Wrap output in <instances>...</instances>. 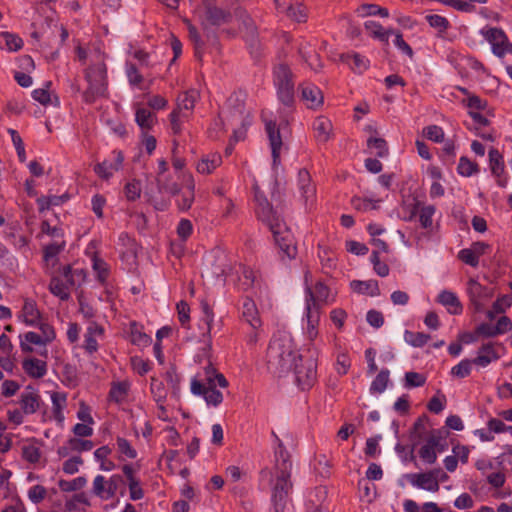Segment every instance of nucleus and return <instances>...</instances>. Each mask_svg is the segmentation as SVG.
I'll return each mask as SVG.
<instances>
[{
	"instance_id": "nucleus-49",
	"label": "nucleus",
	"mask_w": 512,
	"mask_h": 512,
	"mask_svg": "<svg viewBox=\"0 0 512 512\" xmlns=\"http://www.w3.org/2000/svg\"><path fill=\"white\" fill-rule=\"evenodd\" d=\"M429 423V417L426 414H422L414 422L411 430V438L422 440L424 433L426 432V426Z\"/></svg>"
},
{
	"instance_id": "nucleus-47",
	"label": "nucleus",
	"mask_w": 512,
	"mask_h": 512,
	"mask_svg": "<svg viewBox=\"0 0 512 512\" xmlns=\"http://www.w3.org/2000/svg\"><path fill=\"white\" fill-rule=\"evenodd\" d=\"M420 459L427 464H434L437 460V454L432 444H430V438H426L425 444L418 451Z\"/></svg>"
},
{
	"instance_id": "nucleus-1",
	"label": "nucleus",
	"mask_w": 512,
	"mask_h": 512,
	"mask_svg": "<svg viewBox=\"0 0 512 512\" xmlns=\"http://www.w3.org/2000/svg\"><path fill=\"white\" fill-rule=\"evenodd\" d=\"M253 189L257 219L272 232L282 257H287L289 260L294 259L297 255V247L293 234L282 217L281 209L278 205L274 207L257 185Z\"/></svg>"
},
{
	"instance_id": "nucleus-43",
	"label": "nucleus",
	"mask_w": 512,
	"mask_h": 512,
	"mask_svg": "<svg viewBox=\"0 0 512 512\" xmlns=\"http://www.w3.org/2000/svg\"><path fill=\"white\" fill-rule=\"evenodd\" d=\"M430 335L423 332H412L406 330L404 332L405 341L413 347H423L430 340Z\"/></svg>"
},
{
	"instance_id": "nucleus-63",
	"label": "nucleus",
	"mask_w": 512,
	"mask_h": 512,
	"mask_svg": "<svg viewBox=\"0 0 512 512\" xmlns=\"http://www.w3.org/2000/svg\"><path fill=\"white\" fill-rule=\"evenodd\" d=\"M1 37L3 38L5 45L9 51H18L23 46V40L15 34L3 32L1 34Z\"/></svg>"
},
{
	"instance_id": "nucleus-20",
	"label": "nucleus",
	"mask_w": 512,
	"mask_h": 512,
	"mask_svg": "<svg viewBox=\"0 0 512 512\" xmlns=\"http://www.w3.org/2000/svg\"><path fill=\"white\" fill-rule=\"evenodd\" d=\"M214 373V367L209 363L205 368V380L207 381L208 388L205 393L204 399L208 405L218 406L223 401V395L216 389L214 379L211 378L210 374Z\"/></svg>"
},
{
	"instance_id": "nucleus-5",
	"label": "nucleus",
	"mask_w": 512,
	"mask_h": 512,
	"mask_svg": "<svg viewBox=\"0 0 512 512\" xmlns=\"http://www.w3.org/2000/svg\"><path fill=\"white\" fill-rule=\"evenodd\" d=\"M273 83L278 100L286 107H293L295 103L294 74L287 64L280 63L274 66Z\"/></svg>"
},
{
	"instance_id": "nucleus-32",
	"label": "nucleus",
	"mask_w": 512,
	"mask_h": 512,
	"mask_svg": "<svg viewBox=\"0 0 512 512\" xmlns=\"http://www.w3.org/2000/svg\"><path fill=\"white\" fill-rule=\"evenodd\" d=\"M364 27L370 36L384 43H388L389 36L394 33L393 29L385 30L380 23L372 20L366 21Z\"/></svg>"
},
{
	"instance_id": "nucleus-10",
	"label": "nucleus",
	"mask_w": 512,
	"mask_h": 512,
	"mask_svg": "<svg viewBox=\"0 0 512 512\" xmlns=\"http://www.w3.org/2000/svg\"><path fill=\"white\" fill-rule=\"evenodd\" d=\"M467 285V292L471 304L474 306L475 311H481L484 306L483 302L494 296V289L483 286L474 279H470Z\"/></svg>"
},
{
	"instance_id": "nucleus-21",
	"label": "nucleus",
	"mask_w": 512,
	"mask_h": 512,
	"mask_svg": "<svg viewBox=\"0 0 512 512\" xmlns=\"http://www.w3.org/2000/svg\"><path fill=\"white\" fill-rule=\"evenodd\" d=\"M500 355L494 348V343L488 342L483 344L477 352V356L473 359V363L480 367H487L493 361H497Z\"/></svg>"
},
{
	"instance_id": "nucleus-53",
	"label": "nucleus",
	"mask_w": 512,
	"mask_h": 512,
	"mask_svg": "<svg viewBox=\"0 0 512 512\" xmlns=\"http://www.w3.org/2000/svg\"><path fill=\"white\" fill-rule=\"evenodd\" d=\"M92 492L103 500L112 498L111 496H108L107 481L102 475H97L94 478Z\"/></svg>"
},
{
	"instance_id": "nucleus-7",
	"label": "nucleus",
	"mask_w": 512,
	"mask_h": 512,
	"mask_svg": "<svg viewBox=\"0 0 512 512\" xmlns=\"http://www.w3.org/2000/svg\"><path fill=\"white\" fill-rule=\"evenodd\" d=\"M231 270L228 255L220 248H215L205 254L202 275L209 279L225 280Z\"/></svg>"
},
{
	"instance_id": "nucleus-33",
	"label": "nucleus",
	"mask_w": 512,
	"mask_h": 512,
	"mask_svg": "<svg viewBox=\"0 0 512 512\" xmlns=\"http://www.w3.org/2000/svg\"><path fill=\"white\" fill-rule=\"evenodd\" d=\"M135 121L142 132L150 130L157 121L156 115L147 108H138L135 113Z\"/></svg>"
},
{
	"instance_id": "nucleus-23",
	"label": "nucleus",
	"mask_w": 512,
	"mask_h": 512,
	"mask_svg": "<svg viewBox=\"0 0 512 512\" xmlns=\"http://www.w3.org/2000/svg\"><path fill=\"white\" fill-rule=\"evenodd\" d=\"M25 373L34 379L42 378L47 373V363L37 358H26L22 362Z\"/></svg>"
},
{
	"instance_id": "nucleus-55",
	"label": "nucleus",
	"mask_w": 512,
	"mask_h": 512,
	"mask_svg": "<svg viewBox=\"0 0 512 512\" xmlns=\"http://www.w3.org/2000/svg\"><path fill=\"white\" fill-rule=\"evenodd\" d=\"M22 458L31 464H36L40 461L41 451L34 444L24 445L22 447Z\"/></svg>"
},
{
	"instance_id": "nucleus-46",
	"label": "nucleus",
	"mask_w": 512,
	"mask_h": 512,
	"mask_svg": "<svg viewBox=\"0 0 512 512\" xmlns=\"http://www.w3.org/2000/svg\"><path fill=\"white\" fill-rule=\"evenodd\" d=\"M128 393V384L125 382H117L113 383L110 391H109V399L116 402L121 403Z\"/></svg>"
},
{
	"instance_id": "nucleus-35",
	"label": "nucleus",
	"mask_w": 512,
	"mask_h": 512,
	"mask_svg": "<svg viewBox=\"0 0 512 512\" xmlns=\"http://www.w3.org/2000/svg\"><path fill=\"white\" fill-rule=\"evenodd\" d=\"M49 291L62 301H67L70 298L68 286L58 276H53L51 278Z\"/></svg>"
},
{
	"instance_id": "nucleus-39",
	"label": "nucleus",
	"mask_w": 512,
	"mask_h": 512,
	"mask_svg": "<svg viewBox=\"0 0 512 512\" xmlns=\"http://www.w3.org/2000/svg\"><path fill=\"white\" fill-rule=\"evenodd\" d=\"M380 199L373 200L370 198H361L358 196H354L351 199V205L354 209L358 211H368V210H376L379 208Z\"/></svg>"
},
{
	"instance_id": "nucleus-40",
	"label": "nucleus",
	"mask_w": 512,
	"mask_h": 512,
	"mask_svg": "<svg viewBox=\"0 0 512 512\" xmlns=\"http://www.w3.org/2000/svg\"><path fill=\"white\" fill-rule=\"evenodd\" d=\"M390 372L388 369H382L370 385L371 393H382L387 388Z\"/></svg>"
},
{
	"instance_id": "nucleus-44",
	"label": "nucleus",
	"mask_w": 512,
	"mask_h": 512,
	"mask_svg": "<svg viewBox=\"0 0 512 512\" xmlns=\"http://www.w3.org/2000/svg\"><path fill=\"white\" fill-rule=\"evenodd\" d=\"M86 483L87 479L84 476H80L73 480L61 479L58 482V486L63 492H72L82 489Z\"/></svg>"
},
{
	"instance_id": "nucleus-56",
	"label": "nucleus",
	"mask_w": 512,
	"mask_h": 512,
	"mask_svg": "<svg viewBox=\"0 0 512 512\" xmlns=\"http://www.w3.org/2000/svg\"><path fill=\"white\" fill-rule=\"evenodd\" d=\"M443 4L452 7L461 12H473L475 4L471 0H439Z\"/></svg>"
},
{
	"instance_id": "nucleus-64",
	"label": "nucleus",
	"mask_w": 512,
	"mask_h": 512,
	"mask_svg": "<svg viewBox=\"0 0 512 512\" xmlns=\"http://www.w3.org/2000/svg\"><path fill=\"white\" fill-rule=\"evenodd\" d=\"M124 193L128 201H135L141 194V183L138 180L128 182L124 187Z\"/></svg>"
},
{
	"instance_id": "nucleus-51",
	"label": "nucleus",
	"mask_w": 512,
	"mask_h": 512,
	"mask_svg": "<svg viewBox=\"0 0 512 512\" xmlns=\"http://www.w3.org/2000/svg\"><path fill=\"white\" fill-rule=\"evenodd\" d=\"M188 117V113H180V110H173L170 113V125L174 135H179L182 132V122Z\"/></svg>"
},
{
	"instance_id": "nucleus-8",
	"label": "nucleus",
	"mask_w": 512,
	"mask_h": 512,
	"mask_svg": "<svg viewBox=\"0 0 512 512\" xmlns=\"http://www.w3.org/2000/svg\"><path fill=\"white\" fill-rule=\"evenodd\" d=\"M297 385L302 390L310 389L317 380V362L311 355L304 359L302 355H298V359L293 366Z\"/></svg>"
},
{
	"instance_id": "nucleus-25",
	"label": "nucleus",
	"mask_w": 512,
	"mask_h": 512,
	"mask_svg": "<svg viewBox=\"0 0 512 512\" xmlns=\"http://www.w3.org/2000/svg\"><path fill=\"white\" fill-rule=\"evenodd\" d=\"M242 316L254 329L261 326L258 309L254 300L250 297H245L243 299Z\"/></svg>"
},
{
	"instance_id": "nucleus-27",
	"label": "nucleus",
	"mask_w": 512,
	"mask_h": 512,
	"mask_svg": "<svg viewBox=\"0 0 512 512\" xmlns=\"http://www.w3.org/2000/svg\"><path fill=\"white\" fill-rule=\"evenodd\" d=\"M307 336L313 341L317 335V327L320 321V310L312 308L311 304L306 305Z\"/></svg>"
},
{
	"instance_id": "nucleus-48",
	"label": "nucleus",
	"mask_w": 512,
	"mask_h": 512,
	"mask_svg": "<svg viewBox=\"0 0 512 512\" xmlns=\"http://www.w3.org/2000/svg\"><path fill=\"white\" fill-rule=\"evenodd\" d=\"M457 171L460 175L469 177L479 171V166L476 162H472L467 157L462 156L459 159Z\"/></svg>"
},
{
	"instance_id": "nucleus-36",
	"label": "nucleus",
	"mask_w": 512,
	"mask_h": 512,
	"mask_svg": "<svg viewBox=\"0 0 512 512\" xmlns=\"http://www.w3.org/2000/svg\"><path fill=\"white\" fill-rule=\"evenodd\" d=\"M51 400L54 418L59 424H62L64 421V414L62 410L66 405V395L63 393L54 392L51 396Z\"/></svg>"
},
{
	"instance_id": "nucleus-29",
	"label": "nucleus",
	"mask_w": 512,
	"mask_h": 512,
	"mask_svg": "<svg viewBox=\"0 0 512 512\" xmlns=\"http://www.w3.org/2000/svg\"><path fill=\"white\" fill-rule=\"evenodd\" d=\"M197 97L198 93L194 89L181 93L177 98V107L174 110L189 114L194 109Z\"/></svg>"
},
{
	"instance_id": "nucleus-15",
	"label": "nucleus",
	"mask_w": 512,
	"mask_h": 512,
	"mask_svg": "<svg viewBox=\"0 0 512 512\" xmlns=\"http://www.w3.org/2000/svg\"><path fill=\"white\" fill-rule=\"evenodd\" d=\"M300 89L301 99L308 108L316 109L323 104V94L313 83H303L300 85Z\"/></svg>"
},
{
	"instance_id": "nucleus-12",
	"label": "nucleus",
	"mask_w": 512,
	"mask_h": 512,
	"mask_svg": "<svg viewBox=\"0 0 512 512\" xmlns=\"http://www.w3.org/2000/svg\"><path fill=\"white\" fill-rule=\"evenodd\" d=\"M265 131L271 147L273 165H277L280 162V153L283 145L280 128L275 121L265 120Z\"/></svg>"
},
{
	"instance_id": "nucleus-58",
	"label": "nucleus",
	"mask_w": 512,
	"mask_h": 512,
	"mask_svg": "<svg viewBox=\"0 0 512 512\" xmlns=\"http://www.w3.org/2000/svg\"><path fill=\"white\" fill-rule=\"evenodd\" d=\"M67 444L70 446V449L75 452L90 451L94 447L91 440L80 439L78 437L68 439Z\"/></svg>"
},
{
	"instance_id": "nucleus-50",
	"label": "nucleus",
	"mask_w": 512,
	"mask_h": 512,
	"mask_svg": "<svg viewBox=\"0 0 512 512\" xmlns=\"http://www.w3.org/2000/svg\"><path fill=\"white\" fill-rule=\"evenodd\" d=\"M473 359H463L452 367L451 375L457 378H465L471 374Z\"/></svg>"
},
{
	"instance_id": "nucleus-9",
	"label": "nucleus",
	"mask_w": 512,
	"mask_h": 512,
	"mask_svg": "<svg viewBox=\"0 0 512 512\" xmlns=\"http://www.w3.org/2000/svg\"><path fill=\"white\" fill-rule=\"evenodd\" d=\"M205 6V19L202 22V28L209 37V26H221L228 24L232 20V14L230 11L212 5L211 3L204 0Z\"/></svg>"
},
{
	"instance_id": "nucleus-57",
	"label": "nucleus",
	"mask_w": 512,
	"mask_h": 512,
	"mask_svg": "<svg viewBox=\"0 0 512 512\" xmlns=\"http://www.w3.org/2000/svg\"><path fill=\"white\" fill-rule=\"evenodd\" d=\"M157 187L160 193L165 192L171 195H177L180 193V187L176 182H171L164 176L157 177Z\"/></svg>"
},
{
	"instance_id": "nucleus-6",
	"label": "nucleus",
	"mask_w": 512,
	"mask_h": 512,
	"mask_svg": "<svg viewBox=\"0 0 512 512\" xmlns=\"http://www.w3.org/2000/svg\"><path fill=\"white\" fill-rule=\"evenodd\" d=\"M229 111L227 115V122L232 126H239L233 129V137L235 141L244 139L247 128L252 123V115L250 111L245 108L243 100L238 96H231L228 99Z\"/></svg>"
},
{
	"instance_id": "nucleus-14",
	"label": "nucleus",
	"mask_w": 512,
	"mask_h": 512,
	"mask_svg": "<svg viewBox=\"0 0 512 512\" xmlns=\"http://www.w3.org/2000/svg\"><path fill=\"white\" fill-rule=\"evenodd\" d=\"M298 187L305 205H312L316 197V188L312 183L311 175L306 169L298 172Z\"/></svg>"
},
{
	"instance_id": "nucleus-18",
	"label": "nucleus",
	"mask_w": 512,
	"mask_h": 512,
	"mask_svg": "<svg viewBox=\"0 0 512 512\" xmlns=\"http://www.w3.org/2000/svg\"><path fill=\"white\" fill-rule=\"evenodd\" d=\"M330 293V289L323 282H317L314 288L306 287V302L311 304L312 308L320 310L319 302L325 303Z\"/></svg>"
},
{
	"instance_id": "nucleus-54",
	"label": "nucleus",
	"mask_w": 512,
	"mask_h": 512,
	"mask_svg": "<svg viewBox=\"0 0 512 512\" xmlns=\"http://www.w3.org/2000/svg\"><path fill=\"white\" fill-rule=\"evenodd\" d=\"M360 12L363 16H380L386 18L389 16V11L385 7H380L377 4H363L360 6Z\"/></svg>"
},
{
	"instance_id": "nucleus-42",
	"label": "nucleus",
	"mask_w": 512,
	"mask_h": 512,
	"mask_svg": "<svg viewBox=\"0 0 512 512\" xmlns=\"http://www.w3.org/2000/svg\"><path fill=\"white\" fill-rule=\"evenodd\" d=\"M25 341H21L20 347L21 350L25 353L33 352V347L29 344L34 345H46L45 340H43L42 336L37 334L36 332L29 331L24 335Z\"/></svg>"
},
{
	"instance_id": "nucleus-16",
	"label": "nucleus",
	"mask_w": 512,
	"mask_h": 512,
	"mask_svg": "<svg viewBox=\"0 0 512 512\" xmlns=\"http://www.w3.org/2000/svg\"><path fill=\"white\" fill-rule=\"evenodd\" d=\"M18 318L27 326L33 327L38 325L42 319V313L38 309L36 301L29 298L25 299Z\"/></svg>"
},
{
	"instance_id": "nucleus-22",
	"label": "nucleus",
	"mask_w": 512,
	"mask_h": 512,
	"mask_svg": "<svg viewBox=\"0 0 512 512\" xmlns=\"http://www.w3.org/2000/svg\"><path fill=\"white\" fill-rule=\"evenodd\" d=\"M26 390L30 391H26L21 394L19 403L23 413L33 414L39 409L41 398L40 395L35 392L31 386H28Z\"/></svg>"
},
{
	"instance_id": "nucleus-31",
	"label": "nucleus",
	"mask_w": 512,
	"mask_h": 512,
	"mask_svg": "<svg viewBox=\"0 0 512 512\" xmlns=\"http://www.w3.org/2000/svg\"><path fill=\"white\" fill-rule=\"evenodd\" d=\"M350 287L354 292L359 294H368L370 296L380 295V289L376 280H353L350 283Z\"/></svg>"
},
{
	"instance_id": "nucleus-28",
	"label": "nucleus",
	"mask_w": 512,
	"mask_h": 512,
	"mask_svg": "<svg viewBox=\"0 0 512 512\" xmlns=\"http://www.w3.org/2000/svg\"><path fill=\"white\" fill-rule=\"evenodd\" d=\"M449 436V431L445 428L433 429L429 434L430 444L433 445L434 450L437 453H442L447 450L448 442L447 437Z\"/></svg>"
},
{
	"instance_id": "nucleus-4",
	"label": "nucleus",
	"mask_w": 512,
	"mask_h": 512,
	"mask_svg": "<svg viewBox=\"0 0 512 512\" xmlns=\"http://www.w3.org/2000/svg\"><path fill=\"white\" fill-rule=\"evenodd\" d=\"M85 80L88 87L83 92V100L87 104L94 103L98 98L105 97L108 90L107 68L105 63L90 65L85 69Z\"/></svg>"
},
{
	"instance_id": "nucleus-26",
	"label": "nucleus",
	"mask_w": 512,
	"mask_h": 512,
	"mask_svg": "<svg viewBox=\"0 0 512 512\" xmlns=\"http://www.w3.org/2000/svg\"><path fill=\"white\" fill-rule=\"evenodd\" d=\"M313 129L316 140L320 143H326L330 138L332 123L328 118L320 116L313 122Z\"/></svg>"
},
{
	"instance_id": "nucleus-41",
	"label": "nucleus",
	"mask_w": 512,
	"mask_h": 512,
	"mask_svg": "<svg viewBox=\"0 0 512 512\" xmlns=\"http://www.w3.org/2000/svg\"><path fill=\"white\" fill-rule=\"evenodd\" d=\"M236 16L241 21L244 26L246 33L250 35L253 39L257 36V27L252 19V17L248 14L246 10L238 9L236 10Z\"/></svg>"
},
{
	"instance_id": "nucleus-45",
	"label": "nucleus",
	"mask_w": 512,
	"mask_h": 512,
	"mask_svg": "<svg viewBox=\"0 0 512 512\" xmlns=\"http://www.w3.org/2000/svg\"><path fill=\"white\" fill-rule=\"evenodd\" d=\"M194 187V182L191 180L188 185V190L183 192L177 200V206L181 211H187L191 208L194 201Z\"/></svg>"
},
{
	"instance_id": "nucleus-38",
	"label": "nucleus",
	"mask_w": 512,
	"mask_h": 512,
	"mask_svg": "<svg viewBox=\"0 0 512 512\" xmlns=\"http://www.w3.org/2000/svg\"><path fill=\"white\" fill-rule=\"evenodd\" d=\"M150 389H151V393L154 397V400L159 404V408L162 411H165V407L163 406V403L166 399L167 393H166L163 382L159 381L156 378H151Z\"/></svg>"
},
{
	"instance_id": "nucleus-17",
	"label": "nucleus",
	"mask_w": 512,
	"mask_h": 512,
	"mask_svg": "<svg viewBox=\"0 0 512 512\" xmlns=\"http://www.w3.org/2000/svg\"><path fill=\"white\" fill-rule=\"evenodd\" d=\"M297 51L301 59L314 71H318L322 67L320 55L315 51L310 42L301 41Z\"/></svg>"
},
{
	"instance_id": "nucleus-62",
	"label": "nucleus",
	"mask_w": 512,
	"mask_h": 512,
	"mask_svg": "<svg viewBox=\"0 0 512 512\" xmlns=\"http://www.w3.org/2000/svg\"><path fill=\"white\" fill-rule=\"evenodd\" d=\"M367 146L376 149V155L378 157L383 158L388 154V146L383 138L370 137L367 140Z\"/></svg>"
},
{
	"instance_id": "nucleus-30",
	"label": "nucleus",
	"mask_w": 512,
	"mask_h": 512,
	"mask_svg": "<svg viewBox=\"0 0 512 512\" xmlns=\"http://www.w3.org/2000/svg\"><path fill=\"white\" fill-rule=\"evenodd\" d=\"M130 341L138 347H148L152 343V338L142 331V327L135 321L130 324Z\"/></svg>"
},
{
	"instance_id": "nucleus-11",
	"label": "nucleus",
	"mask_w": 512,
	"mask_h": 512,
	"mask_svg": "<svg viewBox=\"0 0 512 512\" xmlns=\"http://www.w3.org/2000/svg\"><path fill=\"white\" fill-rule=\"evenodd\" d=\"M440 468L433 469L424 473L411 474L409 481L413 486L430 491L438 492L440 485L438 484V474Z\"/></svg>"
},
{
	"instance_id": "nucleus-2",
	"label": "nucleus",
	"mask_w": 512,
	"mask_h": 512,
	"mask_svg": "<svg viewBox=\"0 0 512 512\" xmlns=\"http://www.w3.org/2000/svg\"><path fill=\"white\" fill-rule=\"evenodd\" d=\"M278 443V448L275 451L276 457V480L272 487L271 502L274 512H284L287 507L288 495L292 488L290 455L285 449L280 439L275 436Z\"/></svg>"
},
{
	"instance_id": "nucleus-60",
	"label": "nucleus",
	"mask_w": 512,
	"mask_h": 512,
	"mask_svg": "<svg viewBox=\"0 0 512 512\" xmlns=\"http://www.w3.org/2000/svg\"><path fill=\"white\" fill-rule=\"evenodd\" d=\"M287 15L298 23H303L307 20L306 8L302 4L289 6L287 9Z\"/></svg>"
},
{
	"instance_id": "nucleus-13",
	"label": "nucleus",
	"mask_w": 512,
	"mask_h": 512,
	"mask_svg": "<svg viewBox=\"0 0 512 512\" xmlns=\"http://www.w3.org/2000/svg\"><path fill=\"white\" fill-rule=\"evenodd\" d=\"M487 39L492 44L493 53L499 57L512 52V45L508 42L505 33L498 28H490L487 31Z\"/></svg>"
},
{
	"instance_id": "nucleus-19",
	"label": "nucleus",
	"mask_w": 512,
	"mask_h": 512,
	"mask_svg": "<svg viewBox=\"0 0 512 512\" xmlns=\"http://www.w3.org/2000/svg\"><path fill=\"white\" fill-rule=\"evenodd\" d=\"M489 163H490V169L491 173L497 177V183L501 187H506L507 185V179L502 178V175L504 173L505 164L503 160L502 154L499 152L496 148H491L489 150Z\"/></svg>"
},
{
	"instance_id": "nucleus-34",
	"label": "nucleus",
	"mask_w": 512,
	"mask_h": 512,
	"mask_svg": "<svg viewBox=\"0 0 512 512\" xmlns=\"http://www.w3.org/2000/svg\"><path fill=\"white\" fill-rule=\"evenodd\" d=\"M222 163V158L220 154L214 153L203 157L201 161L197 164V171L202 174H210L212 173L220 164Z\"/></svg>"
},
{
	"instance_id": "nucleus-24",
	"label": "nucleus",
	"mask_w": 512,
	"mask_h": 512,
	"mask_svg": "<svg viewBox=\"0 0 512 512\" xmlns=\"http://www.w3.org/2000/svg\"><path fill=\"white\" fill-rule=\"evenodd\" d=\"M437 301L447 308V311L452 315H459L463 311V306L460 303L457 295L451 291L443 290L437 297Z\"/></svg>"
},
{
	"instance_id": "nucleus-59",
	"label": "nucleus",
	"mask_w": 512,
	"mask_h": 512,
	"mask_svg": "<svg viewBox=\"0 0 512 512\" xmlns=\"http://www.w3.org/2000/svg\"><path fill=\"white\" fill-rule=\"evenodd\" d=\"M423 135L435 143H441L444 141V131L437 125H429L425 127L423 129Z\"/></svg>"
},
{
	"instance_id": "nucleus-3",
	"label": "nucleus",
	"mask_w": 512,
	"mask_h": 512,
	"mask_svg": "<svg viewBox=\"0 0 512 512\" xmlns=\"http://www.w3.org/2000/svg\"><path fill=\"white\" fill-rule=\"evenodd\" d=\"M298 355L290 342L272 340L267 348L268 367L274 373L285 374L293 368Z\"/></svg>"
},
{
	"instance_id": "nucleus-37",
	"label": "nucleus",
	"mask_w": 512,
	"mask_h": 512,
	"mask_svg": "<svg viewBox=\"0 0 512 512\" xmlns=\"http://www.w3.org/2000/svg\"><path fill=\"white\" fill-rule=\"evenodd\" d=\"M200 308L202 311L201 320L206 326V334L209 336L213 332L214 312L206 299L200 301Z\"/></svg>"
},
{
	"instance_id": "nucleus-52",
	"label": "nucleus",
	"mask_w": 512,
	"mask_h": 512,
	"mask_svg": "<svg viewBox=\"0 0 512 512\" xmlns=\"http://www.w3.org/2000/svg\"><path fill=\"white\" fill-rule=\"evenodd\" d=\"M462 104L469 108V111H483L487 108L488 102L479 96L472 94L462 100Z\"/></svg>"
},
{
	"instance_id": "nucleus-61",
	"label": "nucleus",
	"mask_w": 512,
	"mask_h": 512,
	"mask_svg": "<svg viewBox=\"0 0 512 512\" xmlns=\"http://www.w3.org/2000/svg\"><path fill=\"white\" fill-rule=\"evenodd\" d=\"M93 269L96 271L97 273V280L101 283V284H104L108 278V275H109V270H108V267H107V263L98 258V257H94L93 259Z\"/></svg>"
}]
</instances>
